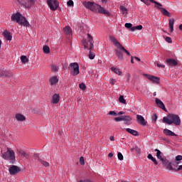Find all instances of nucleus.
I'll return each instance as SVG.
<instances>
[{"label": "nucleus", "instance_id": "obj_35", "mask_svg": "<svg viewBox=\"0 0 182 182\" xmlns=\"http://www.w3.org/2000/svg\"><path fill=\"white\" fill-rule=\"evenodd\" d=\"M50 69H51L52 72L56 73V72H58L59 67L56 66L55 65H51Z\"/></svg>", "mask_w": 182, "mask_h": 182}, {"label": "nucleus", "instance_id": "obj_10", "mask_svg": "<svg viewBox=\"0 0 182 182\" xmlns=\"http://www.w3.org/2000/svg\"><path fill=\"white\" fill-rule=\"evenodd\" d=\"M9 171L11 176H15V174H18L21 171V168L15 165H12L10 166Z\"/></svg>", "mask_w": 182, "mask_h": 182}, {"label": "nucleus", "instance_id": "obj_18", "mask_svg": "<svg viewBox=\"0 0 182 182\" xmlns=\"http://www.w3.org/2000/svg\"><path fill=\"white\" fill-rule=\"evenodd\" d=\"M164 134H166V136H177V134H176V133L173 132L171 130L168 129H164Z\"/></svg>", "mask_w": 182, "mask_h": 182}, {"label": "nucleus", "instance_id": "obj_59", "mask_svg": "<svg viewBox=\"0 0 182 182\" xmlns=\"http://www.w3.org/2000/svg\"><path fill=\"white\" fill-rule=\"evenodd\" d=\"M118 114H119V115L124 114V112H119L118 113Z\"/></svg>", "mask_w": 182, "mask_h": 182}, {"label": "nucleus", "instance_id": "obj_47", "mask_svg": "<svg viewBox=\"0 0 182 182\" xmlns=\"http://www.w3.org/2000/svg\"><path fill=\"white\" fill-rule=\"evenodd\" d=\"M141 2H144L146 5H150V0H140Z\"/></svg>", "mask_w": 182, "mask_h": 182}, {"label": "nucleus", "instance_id": "obj_5", "mask_svg": "<svg viewBox=\"0 0 182 182\" xmlns=\"http://www.w3.org/2000/svg\"><path fill=\"white\" fill-rule=\"evenodd\" d=\"M87 36L88 41L86 40H82V45L85 46V49H92L93 48V43H95L93 41V37H92L89 33L87 35Z\"/></svg>", "mask_w": 182, "mask_h": 182}, {"label": "nucleus", "instance_id": "obj_32", "mask_svg": "<svg viewBox=\"0 0 182 182\" xmlns=\"http://www.w3.org/2000/svg\"><path fill=\"white\" fill-rule=\"evenodd\" d=\"M143 29V26L139 25L137 26H134L131 28V32H134V31H141Z\"/></svg>", "mask_w": 182, "mask_h": 182}, {"label": "nucleus", "instance_id": "obj_46", "mask_svg": "<svg viewBox=\"0 0 182 182\" xmlns=\"http://www.w3.org/2000/svg\"><path fill=\"white\" fill-rule=\"evenodd\" d=\"M108 114H109V116H117V113L114 111H110Z\"/></svg>", "mask_w": 182, "mask_h": 182}, {"label": "nucleus", "instance_id": "obj_49", "mask_svg": "<svg viewBox=\"0 0 182 182\" xmlns=\"http://www.w3.org/2000/svg\"><path fill=\"white\" fill-rule=\"evenodd\" d=\"M67 4H68V6H73V1L69 0V1L67 2Z\"/></svg>", "mask_w": 182, "mask_h": 182}, {"label": "nucleus", "instance_id": "obj_21", "mask_svg": "<svg viewBox=\"0 0 182 182\" xmlns=\"http://www.w3.org/2000/svg\"><path fill=\"white\" fill-rule=\"evenodd\" d=\"M16 119L18 122H25L26 120V118L22 114H16Z\"/></svg>", "mask_w": 182, "mask_h": 182}, {"label": "nucleus", "instance_id": "obj_16", "mask_svg": "<svg viewBox=\"0 0 182 182\" xmlns=\"http://www.w3.org/2000/svg\"><path fill=\"white\" fill-rule=\"evenodd\" d=\"M162 162L166 166V167L168 168V170H174V168H173V164L171 162H170L169 161L164 159V161H162Z\"/></svg>", "mask_w": 182, "mask_h": 182}, {"label": "nucleus", "instance_id": "obj_14", "mask_svg": "<svg viewBox=\"0 0 182 182\" xmlns=\"http://www.w3.org/2000/svg\"><path fill=\"white\" fill-rule=\"evenodd\" d=\"M132 118L130 116H123L122 122H124V124H127V126H130L132 124Z\"/></svg>", "mask_w": 182, "mask_h": 182}, {"label": "nucleus", "instance_id": "obj_27", "mask_svg": "<svg viewBox=\"0 0 182 182\" xmlns=\"http://www.w3.org/2000/svg\"><path fill=\"white\" fill-rule=\"evenodd\" d=\"M63 31L65 32V35H69V36L72 35V28L69 26L64 28Z\"/></svg>", "mask_w": 182, "mask_h": 182}, {"label": "nucleus", "instance_id": "obj_51", "mask_svg": "<svg viewBox=\"0 0 182 182\" xmlns=\"http://www.w3.org/2000/svg\"><path fill=\"white\" fill-rule=\"evenodd\" d=\"M157 66H158V68H165L166 67V65L161 64L160 63H157Z\"/></svg>", "mask_w": 182, "mask_h": 182}, {"label": "nucleus", "instance_id": "obj_30", "mask_svg": "<svg viewBox=\"0 0 182 182\" xmlns=\"http://www.w3.org/2000/svg\"><path fill=\"white\" fill-rule=\"evenodd\" d=\"M147 157L149 160H151V161H153L155 166H157V164H159V162H157V160L154 157H153V155H151V154H148Z\"/></svg>", "mask_w": 182, "mask_h": 182}, {"label": "nucleus", "instance_id": "obj_58", "mask_svg": "<svg viewBox=\"0 0 182 182\" xmlns=\"http://www.w3.org/2000/svg\"><path fill=\"white\" fill-rule=\"evenodd\" d=\"M113 156V153H109V154H108V157H112Z\"/></svg>", "mask_w": 182, "mask_h": 182}, {"label": "nucleus", "instance_id": "obj_3", "mask_svg": "<svg viewBox=\"0 0 182 182\" xmlns=\"http://www.w3.org/2000/svg\"><path fill=\"white\" fill-rule=\"evenodd\" d=\"M162 122L166 124H175V126H180L181 124L180 117L174 114H170L167 117H164Z\"/></svg>", "mask_w": 182, "mask_h": 182}, {"label": "nucleus", "instance_id": "obj_7", "mask_svg": "<svg viewBox=\"0 0 182 182\" xmlns=\"http://www.w3.org/2000/svg\"><path fill=\"white\" fill-rule=\"evenodd\" d=\"M18 1L26 8H31L35 5L36 0H18Z\"/></svg>", "mask_w": 182, "mask_h": 182}, {"label": "nucleus", "instance_id": "obj_38", "mask_svg": "<svg viewBox=\"0 0 182 182\" xmlns=\"http://www.w3.org/2000/svg\"><path fill=\"white\" fill-rule=\"evenodd\" d=\"M125 28H127V29H129V31H132V28H133V24L131 23H125Z\"/></svg>", "mask_w": 182, "mask_h": 182}, {"label": "nucleus", "instance_id": "obj_6", "mask_svg": "<svg viewBox=\"0 0 182 182\" xmlns=\"http://www.w3.org/2000/svg\"><path fill=\"white\" fill-rule=\"evenodd\" d=\"M70 70H73V76H77L80 71L79 70V64L77 63H72L70 64L69 66Z\"/></svg>", "mask_w": 182, "mask_h": 182}, {"label": "nucleus", "instance_id": "obj_34", "mask_svg": "<svg viewBox=\"0 0 182 182\" xmlns=\"http://www.w3.org/2000/svg\"><path fill=\"white\" fill-rule=\"evenodd\" d=\"M43 51L44 53H50V48L48 46H44L43 47Z\"/></svg>", "mask_w": 182, "mask_h": 182}, {"label": "nucleus", "instance_id": "obj_11", "mask_svg": "<svg viewBox=\"0 0 182 182\" xmlns=\"http://www.w3.org/2000/svg\"><path fill=\"white\" fill-rule=\"evenodd\" d=\"M155 103L158 107L160 109H162V110H164V112H166L167 109H166V106L164 105V103L161 101V100L159 98L155 99Z\"/></svg>", "mask_w": 182, "mask_h": 182}, {"label": "nucleus", "instance_id": "obj_23", "mask_svg": "<svg viewBox=\"0 0 182 182\" xmlns=\"http://www.w3.org/2000/svg\"><path fill=\"white\" fill-rule=\"evenodd\" d=\"M169 22V29L171 32H173L174 31V18H170L168 20Z\"/></svg>", "mask_w": 182, "mask_h": 182}, {"label": "nucleus", "instance_id": "obj_48", "mask_svg": "<svg viewBox=\"0 0 182 182\" xmlns=\"http://www.w3.org/2000/svg\"><path fill=\"white\" fill-rule=\"evenodd\" d=\"M165 41H166L168 42V43H173V41L171 40V38H170V37H166L165 38Z\"/></svg>", "mask_w": 182, "mask_h": 182}, {"label": "nucleus", "instance_id": "obj_33", "mask_svg": "<svg viewBox=\"0 0 182 182\" xmlns=\"http://www.w3.org/2000/svg\"><path fill=\"white\" fill-rule=\"evenodd\" d=\"M120 9L122 12V15H124V16H126V15H127V9H126V7H124V6H121Z\"/></svg>", "mask_w": 182, "mask_h": 182}, {"label": "nucleus", "instance_id": "obj_12", "mask_svg": "<svg viewBox=\"0 0 182 182\" xmlns=\"http://www.w3.org/2000/svg\"><path fill=\"white\" fill-rule=\"evenodd\" d=\"M147 79L151 80V82L159 84L160 83V78L154 75H146Z\"/></svg>", "mask_w": 182, "mask_h": 182}, {"label": "nucleus", "instance_id": "obj_25", "mask_svg": "<svg viewBox=\"0 0 182 182\" xmlns=\"http://www.w3.org/2000/svg\"><path fill=\"white\" fill-rule=\"evenodd\" d=\"M111 70L112 72H114V73H116L117 75H118L119 76H122V73L120 70V69H119L117 68L112 67Z\"/></svg>", "mask_w": 182, "mask_h": 182}, {"label": "nucleus", "instance_id": "obj_26", "mask_svg": "<svg viewBox=\"0 0 182 182\" xmlns=\"http://www.w3.org/2000/svg\"><path fill=\"white\" fill-rule=\"evenodd\" d=\"M155 151L156 152L157 159L161 160V161H164V159H163V156H161V151L159 150L158 149H156Z\"/></svg>", "mask_w": 182, "mask_h": 182}, {"label": "nucleus", "instance_id": "obj_44", "mask_svg": "<svg viewBox=\"0 0 182 182\" xmlns=\"http://www.w3.org/2000/svg\"><path fill=\"white\" fill-rule=\"evenodd\" d=\"M95 53H92V51H90L89 58L91 60L95 59Z\"/></svg>", "mask_w": 182, "mask_h": 182}, {"label": "nucleus", "instance_id": "obj_64", "mask_svg": "<svg viewBox=\"0 0 182 182\" xmlns=\"http://www.w3.org/2000/svg\"><path fill=\"white\" fill-rule=\"evenodd\" d=\"M164 33H167V32L166 31H164Z\"/></svg>", "mask_w": 182, "mask_h": 182}, {"label": "nucleus", "instance_id": "obj_15", "mask_svg": "<svg viewBox=\"0 0 182 182\" xmlns=\"http://www.w3.org/2000/svg\"><path fill=\"white\" fill-rule=\"evenodd\" d=\"M136 119L139 124H142V126H146V119H144V117H143V116L138 114L136 115Z\"/></svg>", "mask_w": 182, "mask_h": 182}, {"label": "nucleus", "instance_id": "obj_42", "mask_svg": "<svg viewBox=\"0 0 182 182\" xmlns=\"http://www.w3.org/2000/svg\"><path fill=\"white\" fill-rule=\"evenodd\" d=\"M114 120L116 122H123V116L115 117Z\"/></svg>", "mask_w": 182, "mask_h": 182}, {"label": "nucleus", "instance_id": "obj_56", "mask_svg": "<svg viewBox=\"0 0 182 182\" xmlns=\"http://www.w3.org/2000/svg\"><path fill=\"white\" fill-rule=\"evenodd\" d=\"M134 59H135V60L140 62V58H139V57H134Z\"/></svg>", "mask_w": 182, "mask_h": 182}, {"label": "nucleus", "instance_id": "obj_41", "mask_svg": "<svg viewBox=\"0 0 182 182\" xmlns=\"http://www.w3.org/2000/svg\"><path fill=\"white\" fill-rule=\"evenodd\" d=\"M80 164L81 166H85V158H83V156L80 158Z\"/></svg>", "mask_w": 182, "mask_h": 182}, {"label": "nucleus", "instance_id": "obj_2", "mask_svg": "<svg viewBox=\"0 0 182 182\" xmlns=\"http://www.w3.org/2000/svg\"><path fill=\"white\" fill-rule=\"evenodd\" d=\"M109 40L112 43H113V45H114V46H116L118 49L115 50V53L119 60H123L124 59L123 53L120 50H123L128 56H130V52L126 50V48H124V47L121 45L120 42H119V41H117L116 38L112 36H109Z\"/></svg>", "mask_w": 182, "mask_h": 182}, {"label": "nucleus", "instance_id": "obj_39", "mask_svg": "<svg viewBox=\"0 0 182 182\" xmlns=\"http://www.w3.org/2000/svg\"><path fill=\"white\" fill-rule=\"evenodd\" d=\"M157 119H158V117H157V114H153V117H151V120L154 123H156L157 122Z\"/></svg>", "mask_w": 182, "mask_h": 182}, {"label": "nucleus", "instance_id": "obj_24", "mask_svg": "<svg viewBox=\"0 0 182 182\" xmlns=\"http://www.w3.org/2000/svg\"><path fill=\"white\" fill-rule=\"evenodd\" d=\"M161 12L164 15V16H168L169 18H171V14L167 11V9L164 8H161Z\"/></svg>", "mask_w": 182, "mask_h": 182}, {"label": "nucleus", "instance_id": "obj_62", "mask_svg": "<svg viewBox=\"0 0 182 182\" xmlns=\"http://www.w3.org/2000/svg\"><path fill=\"white\" fill-rule=\"evenodd\" d=\"M1 45H2V41L0 40V48Z\"/></svg>", "mask_w": 182, "mask_h": 182}, {"label": "nucleus", "instance_id": "obj_36", "mask_svg": "<svg viewBox=\"0 0 182 182\" xmlns=\"http://www.w3.org/2000/svg\"><path fill=\"white\" fill-rule=\"evenodd\" d=\"M38 161L44 166V167H49V162L45 161L42 159H38Z\"/></svg>", "mask_w": 182, "mask_h": 182}, {"label": "nucleus", "instance_id": "obj_17", "mask_svg": "<svg viewBox=\"0 0 182 182\" xmlns=\"http://www.w3.org/2000/svg\"><path fill=\"white\" fill-rule=\"evenodd\" d=\"M59 100H60V97L58 94H55L52 98V103L57 105V103H59Z\"/></svg>", "mask_w": 182, "mask_h": 182}, {"label": "nucleus", "instance_id": "obj_13", "mask_svg": "<svg viewBox=\"0 0 182 182\" xmlns=\"http://www.w3.org/2000/svg\"><path fill=\"white\" fill-rule=\"evenodd\" d=\"M19 25H21V26H26V28L31 26V24H29V22L28 21V20H26V18L21 17V19H20V22L18 23Z\"/></svg>", "mask_w": 182, "mask_h": 182}, {"label": "nucleus", "instance_id": "obj_20", "mask_svg": "<svg viewBox=\"0 0 182 182\" xmlns=\"http://www.w3.org/2000/svg\"><path fill=\"white\" fill-rule=\"evenodd\" d=\"M125 130L127 133H129V134H132V136H139V132L136 130L132 129L130 128H127Z\"/></svg>", "mask_w": 182, "mask_h": 182}, {"label": "nucleus", "instance_id": "obj_43", "mask_svg": "<svg viewBox=\"0 0 182 182\" xmlns=\"http://www.w3.org/2000/svg\"><path fill=\"white\" fill-rule=\"evenodd\" d=\"M117 157L119 160H120L121 161H123V154H122V153L119 152L117 154Z\"/></svg>", "mask_w": 182, "mask_h": 182}, {"label": "nucleus", "instance_id": "obj_19", "mask_svg": "<svg viewBox=\"0 0 182 182\" xmlns=\"http://www.w3.org/2000/svg\"><path fill=\"white\" fill-rule=\"evenodd\" d=\"M166 63L168 65V66H176L177 61H176L174 59L169 58L166 60Z\"/></svg>", "mask_w": 182, "mask_h": 182}, {"label": "nucleus", "instance_id": "obj_54", "mask_svg": "<svg viewBox=\"0 0 182 182\" xmlns=\"http://www.w3.org/2000/svg\"><path fill=\"white\" fill-rule=\"evenodd\" d=\"M109 140H111V141H114V136H111L109 137Z\"/></svg>", "mask_w": 182, "mask_h": 182}, {"label": "nucleus", "instance_id": "obj_29", "mask_svg": "<svg viewBox=\"0 0 182 182\" xmlns=\"http://www.w3.org/2000/svg\"><path fill=\"white\" fill-rule=\"evenodd\" d=\"M149 2H151L152 4H155V8H157L158 9H161V6H163V5L154 0H150Z\"/></svg>", "mask_w": 182, "mask_h": 182}, {"label": "nucleus", "instance_id": "obj_40", "mask_svg": "<svg viewBox=\"0 0 182 182\" xmlns=\"http://www.w3.org/2000/svg\"><path fill=\"white\" fill-rule=\"evenodd\" d=\"M79 87H80V89H81V90H86V85H85L84 83L80 84Z\"/></svg>", "mask_w": 182, "mask_h": 182}, {"label": "nucleus", "instance_id": "obj_8", "mask_svg": "<svg viewBox=\"0 0 182 182\" xmlns=\"http://www.w3.org/2000/svg\"><path fill=\"white\" fill-rule=\"evenodd\" d=\"M47 4L51 11H56L58 9V1L56 0H47Z\"/></svg>", "mask_w": 182, "mask_h": 182}, {"label": "nucleus", "instance_id": "obj_57", "mask_svg": "<svg viewBox=\"0 0 182 182\" xmlns=\"http://www.w3.org/2000/svg\"><path fill=\"white\" fill-rule=\"evenodd\" d=\"M101 1L102 2V4H106L107 2V0H101Z\"/></svg>", "mask_w": 182, "mask_h": 182}, {"label": "nucleus", "instance_id": "obj_4", "mask_svg": "<svg viewBox=\"0 0 182 182\" xmlns=\"http://www.w3.org/2000/svg\"><path fill=\"white\" fill-rule=\"evenodd\" d=\"M1 157L4 160H9V161L14 164L15 163V152L14 150H11V149L8 148L7 151L6 152L1 151Z\"/></svg>", "mask_w": 182, "mask_h": 182}, {"label": "nucleus", "instance_id": "obj_1", "mask_svg": "<svg viewBox=\"0 0 182 182\" xmlns=\"http://www.w3.org/2000/svg\"><path fill=\"white\" fill-rule=\"evenodd\" d=\"M82 5L85 6V8L92 11L95 14H102L103 15H107V16H110V12L109 11L105 9V8L102 7V6L92 1H83Z\"/></svg>", "mask_w": 182, "mask_h": 182}, {"label": "nucleus", "instance_id": "obj_9", "mask_svg": "<svg viewBox=\"0 0 182 182\" xmlns=\"http://www.w3.org/2000/svg\"><path fill=\"white\" fill-rule=\"evenodd\" d=\"M23 16L19 12L13 14L11 15V21L13 22H16L17 23H19V22H21V19L22 18Z\"/></svg>", "mask_w": 182, "mask_h": 182}, {"label": "nucleus", "instance_id": "obj_45", "mask_svg": "<svg viewBox=\"0 0 182 182\" xmlns=\"http://www.w3.org/2000/svg\"><path fill=\"white\" fill-rule=\"evenodd\" d=\"M182 160V156L181 155H178L176 156V161H181Z\"/></svg>", "mask_w": 182, "mask_h": 182}, {"label": "nucleus", "instance_id": "obj_63", "mask_svg": "<svg viewBox=\"0 0 182 182\" xmlns=\"http://www.w3.org/2000/svg\"><path fill=\"white\" fill-rule=\"evenodd\" d=\"M154 96H156V92H154Z\"/></svg>", "mask_w": 182, "mask_h": 182}, {"label": "nucleus", "instance_id": "obj_50", "mask_svg": "<svg viewBox=\"0 0 182 182\" xmlns=\"http://www.w3.org/2000/svg\"><path fill=\"white\" fill-rule=\"evenodd\" d=\"M176 170V171H180L182 170V165H180V166H176V169H174Z\"/></svg>", "mask_w": 182, "mask_h": 182}, {"label": "nucleus", "instance_id": "obj_37", "mask_svg": "<svg viewBox=\"0 0 182 182\" xmlns=\"http://www.w3.org/2000/svg\"><path fill=\"white\" fill-rule=\"evenodd\" d=\"M119 103H122V105H126V100H124V96L120 95L119 98Z\"/></svg>", "mask_w": 182, "mask_h": 182}, {"label": "nucleus", "instance_id": "obj_61", "mask_svg": "<svg viewBox=\"0 0 182 182\" xmlns=\"http://www.w3.org/2000/svg\"><path fill=\"white\" fill-rule=\"evenodd\" d=\"M179 29H180V31H182V24H181V25L179 26Z\"/></svg>", "mask_w": 182, "mask_h": 182}, {"label": "nucleus", "instance_id": "obj_22", "mask_svg": "<svg viewBox=\"0 0 182 182\" xmlns=\"http://www.w3.org/2000/svg\"><path fill=\"white\" fill-rule=\"evenodd\" d=\"M4 36L6 39V41H12V35L8 31H5L4 32Z\"/></svg>", "mask_w": 182, "mask_h": 182}, {"label": "nucleus", "instance_id": "obj_31", "mask_svg": "<svg viewBox=\"0 0 182 182\" xmlns=\"http://www.w3.org/2000/svg\"><path fill=\"white\" fill-rule=\"evenodd\" d=\"M20 59L21 61L24 64L28 63L29 62V59L28 58V57H26V55H21Z\"/></svg>", "mask_w": 182, "mask_h": 182}, {"label": "nucleus", "instance_id": "obj_52", "mask_svg": "<svg viewBox=\"0 0 182 182\" xmlns=\"http://www.w3.org/2000/svg\"><path fill=\"white\" fill-rule=\"evenodd\" d=\"M20 154H21V156H26V152L23 151H20Z\"/></svg>", "mask_w": 182, "mask_h": 182}, {"label": "nucleus", "instance_id": "obj_55", "mask_svg": "<svg viewBox=\"0 0 182 182\" xmlns=\"http://www.w3.org/2000/svg\"><path fill=\"white\" fill-rule=\"evenodd\" d=\"M34 157L38 159V161H39V156L38 154H34Z\"/></svg>", "mask_w": 182, "mask_h": 182}, {"label": "nucleus", "instance_id": "obj_60", "mask_svg": "<svg viewBox=\"0 0 182 182\" xmlns=\"http://www.w3.org/2000/svg\"><path fill=\"white\" fill-rule=\"evenodd\" d=\"M131 63H134V60H133V57H132Z\"/></svg>", "mask_w": 182, "mask_h": 182}, {"label": "nucleus", "instance_id": "obj_53", "mask_svg": "<svg viewBox=\"0 0 182 182\" xmlns=\"http://www.w3.org/2000/svg\"><path fill=\"white\" fill-rule=\"evenodd\" d=\"M116 83V80H114V79H112V80H111V81H110V84L111 85H114Z\"/></svg>", "mask_w": 182, "mask_h": 182}, {"label": "nucleus", "instance_id": "obj_28", "mask_svg": "<svg viewBox=\"0 0 182 182\" xmlns=\"http://www.w3.org/2000/svg\"><path fill=\"white\" fill-rule=\"evenodd\" d=\"M50 85H56V83L59 82V79L58 78L57 76H53L50 78Z\"/></svg>", "mask_w": 182, "mask_h": 182}]
</instances>
